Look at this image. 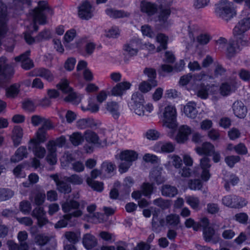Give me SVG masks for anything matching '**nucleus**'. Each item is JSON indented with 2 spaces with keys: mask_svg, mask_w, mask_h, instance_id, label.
<instances>
[{
  "mask_svg": "<svg viewBox=\"0 0 250 250\" xmlns=\"http://www.w3.org/2000/svg\"><path fill=\"white\" fill-rule=\"evenodd\" d=\"M80 195L78 192H73L69 195L66 201L62 204V209L64 212H69L72 209H76L71 213L65 214L64 218L59 221L55 225V228H61L66 227L67 222L70 221L72 217H78L82 215V211L79 209L81 206V208L84 207V201L78 202L77 200L79 199Z\"/></svg>",
  "mask_w": 250,
  "mask_h": 250,
  "instance_id": "f257e3e1",
  "label": "nucleus"
},
{
  "mask_svg": "<svg viewBox=\"0 0 250 250\" xmlns=\"http://www.w3.org/2000/svg\"><path fill=\"white\" fill-rule=\"evenodd\" d=\"M34 3L37 5L32 9V27L34 31H37L39 29L37 23L41 25L47 23L46 16L43 12L46 11L52 16L54 15V10L49 6L47 0H35Z\"/></svg>",
  "mask_w": 250,
  "mask_h": 250,
  "instance_id": "f03ea898",
  "label": "nucleus"
},
{
  "mask_svg": "<svg viewBox=\"0 0 250 250\" xmlns=\"http://www.w3.org/2000/svg\"><path fill=\"white\" fill-rule=\"evenodd\" d=\"M45 198L44 192H39L35 197V204L37 207L32 210V217H34L37 220V225L40 228H42L48 222V219L45 217V212L42 207Z\"/></svg>",
  "mask_w": 250,
  "mask_h": 250,
  "instance_id": "7ed1b4c3",
  "label": "nucleus"
},
{
  "mask_svg": "<svg viewBox=\"0 0 250 250\" xmlns=\"http://www.w3.org/2000/svg\"><path fill=\"white\" fill-rule=\"evenodd\" d=\"M215 11L218 17L227 21L236 14L233 3L227 0H221L216 4Z\"/></svg>",
  "mask_w": 250,
  "mask_h": 250,
  "instance_id": "20e7f679",
  "label": "nucleus"
},
{
  "mask_svg": "<svg viewBox=\"0 0 250 250\" xmlns=\"http://www.w3.org/2000/svg\"><path fill=\"white\" fill-rule=\"evenodd\" d=\"M120 160L123 161L119 166L120 173H123L127 171L132 162L138 158V154L133 150H126L121 152L119 155Z\"/></svg>",
  "mask_w": 250,
  "mask_h": 250,
  "instance_id": "39448f33",
  "label": "nucleus"
},
{
  "mask_svg": "<svg viewBox=\"0 0 250 250\" xmlns=\"http://www.w3.org/2000/svg\"><path fill=\"white\" fill-rule=\"evenodd\" d=\"M163 122L166 127L174 131L177 127L176 121V110L172 105H167L164 108L163 113Z\"/></svg>",
  "mask_w": 250,
  "mask_h": 250,
  "instance_id": "423d86ee",
  "label": "nucleus"
},
{
  "mask_svg": "<svg viewBox=\"0 0 250 250\" xmlns=\"http://www.w3.org/2000/svg\"><path fill=\"white\" fill-rule=\"evenodd\" d=\"M84 138L88 143L84 146V148L87 153H91L93 151L94 146L100 147L106 145V139H104L102 142L100 140L98 135L91 130H86L84 132Z\"/></svg>",
  "mask_w": 250,
  "mask_h": 250,
  "instance_id": "0eeeda50",
  "label": "nucleus"
},
{
  "mask_svg": "<svg viewBox=\"0 0 250 250\" xmlns=\"http://www.w3.org/2000/svg\"><path fill=\"white\" fill-rule=\"evenodd\" d=\"M57 87L61 90L63 93H68V95L64 98V101L70 102L74 104H78L81 102V98L77 96L73 89L69 86V82L67 80L62 79L57 84Z\"/></svg>",
  "mask_w": 250,
  "mask_h": 250,
  "instance_id": "6e6552de",
  "label": "nucleus"
},
{
  "mask_svg": "<svg viewBox=\"0 0 250 250\" xmlns=\"http://www.w3.org/2000/svg\"><path fill=\"white\" fill-rule=\"evenodd\" d=\"M6 61L5 57L0 58V85L8 80L14 72L12 67L5 64Z\"/></svg>",
  "mask_w": 250,
  "mask_h": 250,
  "instance_id": "1a4fd4ad",
  "label": "nucleus"
},
{
  "mask_svg": "<svg viewBox=\"0 0 250 250\" xmlns=\"http://www.w3.org/2000/svg\"><path fill=\"white\" fill-rule=\"evenodd\" d=\"M94 8L88 1H83L79 6L78 16L82 20H88L93 16Z\"/></svg>",
  "mask_w": 250,
  "mask_h": 250,
  "instance_id": "9d476101",
  "label": "nucleus"
},
{
  "mask_svg": "<svg viewBox=\"0 0 250 250\" xmlns=\"http://www.w3.org/2000/svg\"><path fill=\"white\" fill-rule=\"evenodd\" d=\"M40 145L36 144L32 145V151L36 156L35 158H32V167L35 168L40 167L41 163L39 159L43 158L46 153L45 148Z\"/></svg>",
  "mask_w": 250,
  "mask_h": 250,
  "instance_id": "9b49d317",
  "label": "nucleus"
},
{
  "mask_svg": "<svg viewBox=\"0 0 250 250\" xmlns=\"http://www.w3.org/2000/svg\"><path fill=\"white\" fill-rule=\"evenodd\" d=\"M226 42L227 40L226 39L221 38L217 41V44L226 45L227 56L228 58L230 59L233 57L238 52L239 46L238 43L235 41H229L228 44H226Z\"/></svg>",
  "mask_w": 250,
  "mask_h": 250,
  "instance_id": "f8f14e48",
  "label": "nucleus"
},
{
  "mask_svg": "<svg viewBox=\"0 0 250 250\" xmlns=\"http://www.w3.org/2000/svg\"><path fill=\"white\" fill-rule=\"evenodd\" d=\"M223 204L228 207L234 208H241L246 205L244 201L235 195H229L222 199Z\"/></svg>",
  "mask_w": 250,
  "mask_h": 250,
  "instance_id": "ddd939ff",
  "label": "nucleus"
},
{
  "mask_svg": "<svg viewBox=\"0 0 250 250\" xmlns=\"http://www.w3.org/2000/svg\"><path fill=\"white\" fill-rule=\"evenodd\" d=\"M142 47V43L139 39H133L124 46V50L130 56L137 55L138 50Z\"/></svg>",
  "mask_w": 250,
  "mask_h": 250,
  "instance_id": "4468645a",
  "label": "nucleus"
},
{
  "mask_svg": "<svg viewBox=\"0 0 250 250\" xmlns=\"http://www.w3.org/2000/svg\"><path fill=\"white\" fill-rule=\"evenodd\" d=\"M195 150L200 155L208 157L212 156V153L215 151V147L211 143L206 142L203 143L201 146L196 147Z\"/></svg>",
  "mask_w": 250,
  "mask_h": 250,
  "instance_id": "2eb2a0df",
  "label": "nucleus"
},
{
  "mask_svg": "<svg viewBox=\"0 0 250 250\" xmlns=\"http://www.w3.org/2000/svg\"><path fill=\"white\" fill-rule=\"evenodd\" d=\"M162 168L161 167H156L150 173L149 178L150 181L158 185L163 184L165 181V179L162 176Z\"/></svg>",
  "mask_w": 250,
  "mask_h": 250,
  "instance_id": "dca6fc26",
  "label": "nucleus"
},
{
  "mask_svg": "<svg viewBox=\"0 0 250 250\" xmlns=\"http://www.w3.org/2000/svg\"><path fill=\"white\" fill-rule=\"evenodd\" d=\"M141 11L148 16L156 13L158 10V5L150 2L142 1L141 5Z\"/></svg>",
  "mask_w": 250,
  "mask_h": 250,
  "instance_id": "f3484780",
  "label": "nucleus"
},
{
  "mask_svg": "<svg viewBox=\"0 0 250 250\" xmlns=\"http://www.w3.org/2000/svg\"><path fill=\"white\" fill-rule=\"evenodd\" d=\"M234 114L239 118H244L246 116L247 108L241 101L235 102L232 106Z\"/></svg>",
  "mask_w": 250,
  "mask_h": 250,
  "instance_id": "a211bd4d",
  "label": "nucleus"
},
{
  "mask_svg": "<svg viewBox=\"0 0 250 250\" xmlns=\"http://www.w3.org/2000/svg\"><path fill=\"white\" fill-rule=\"evenodd\" d=\"M191 133V128L187 125L181 126L176 136V140L178 143H183L188 139V136Z\"/></svg>",
  "mask_w": 250,
  "mask_h": 250,
  "instance_id": "6ab92c4d",
  "label": "nucleus"
},
{
  "mask_svg": "<svg viewBox=\"0 0 250 250\" xmlns=\"http://www.w3.org/2000/svg\"><path fill=\"white\" fill-rule=\"evenodd\" d=\"M215 234L214 229L211 227L203 228V236L204 240L207 242H212L216 244L220 240L219 237H213Z\"/></svg>",
  "mask_w": 250,
  "mask_h": 250,
  "instance_id": "aec40b11",
  "label": "nucleus"
},
{
  "mask_svg": "<svg viewBox=\"0 0 250 250\" xmlns=\"http://www.w3.org/2000/svg\"><path fill=\"white\" fill-rule=\"evenodd\" d=\"M30 51H27L24 53L15 58V61L21 62V67L24 69L28 70L31 67V60L30 59Z\"/></svg>",
  "mask_w": 250,
  "mask_h": 250,
  "instance_id": "412c9836",
  "label": "nucleus"
},
{
  "mask_svg": "<svg viewBox=\"0 0 250 250\" xmlns=\"http://www.w3.org/2000/svg\"><path fill=\"white\" fill-rule=\"evenodd\" d=\"M105 108L112 115L114 119L119 118L120 113L118 103L116 102H107L105 105Z\"/></svg>",
  "mask_w": 250,
  "mask_h": 250,
  "instance_id": "4be33fe9",
  "label": "nucleus"
},
{
  "mask_svg": "<svg viewBox=\"0 0 250 250\" xmlns=\"http://www.w3.org/2000/svg\"><path fill=\"white\" fill-rule=\"evenodd\" d=\"M171 11L168 8H161L158 16V21L162 27H166L167 25V19L170 15Z\"/></svg>",
  "mask_w": 250,
  "mask_h": 250,
  "instance_id": "5701e85b",
  "label": "nucleus"
},
{
  "mask_svg": "<svg viewBox=\"0 0 250 250\" xmlns=\"http://www.w3.org/2000/svg\"><path fill=\"white\" fill-rule=\"evenodd\" d=\"M130 86L131 84L127 82L118 83L112 88L111 93L114 96H121L123 94V92L129 89Z\"/></svg>",
  "mask_w": 250,
  "mask_h": 250,
  "instance_id": "b1692460",
  "label": "nucleus"
},
{
  "mask_svg": "<svg viewBox=\"0 0 250 250\" xmlns=\"http://www.w3.org/2000/svg\"><path fill=\"white\" fill-rule=\"evenodd\" d=\"M196 106V104L194 102H188L184 106V111L186 115L190 118L194 119L198 113Z\"/></svg>",
  "mask_w": 250,
  "mask_h": 250,
  "instance_id": "393cba45",
  "label": "nucleus"
},
{
  "mask_svg": "<svg viewBox=\"0 0 250 250\" xmlns=\"http://www.w3.org/2000/svg\"><path fill=\"white\" fill-rule=\"evenodd\" d=\"M47 132L46 130H42V128H39L35 134L34 138H32V145L33 144H41L44 143L47 140Z\"/></svg>",
  "mask_w": 250,
  "mask_h": 250,
  "instance_id": "a878e982",
  "label": "nucleus"
},
{
  "mask_svg": "<svg viewBox=\"0 0 250 250\" xmlns=\"http://www.w3.org/2000/svg\"><path fill=\"white\" fill-rule=\"evenodd\" d=\"M83 243L84 246L88 250L92 249L97 245V241L95 237L88 233L84 235Z\"/></svg>",
  "mask_w": 250,
  "mask_h": 250,
  "instance_id": "bb28decb",
  "label": "nucleus"
},
{
  "mask_svg": "<svg viewBox=\"0 0 250 250\" xmlns=\"http://www.w3.org/2000/svg\"><path fill=\"white\" fill-rule=\"evenodd\" d=\"M161 192L164 196L173 197L177 194L178 189L174 186L166 184L162 187Z\"/></svg>",
  "mask_w": 250,
  "mask_h": 250,
  "instance_id": "cd10ccee",
  "label": "nucleus"
},
{
  "mask_svg": "<svg viewBox=\"0 0 250 250\" xmlns=\"http://www.w3.org/2000/svg\"><path fill=\"white\" fill-rule=\"evenodd\" d=\"M27 152L26 147H20L16 151L15 154L11 158V161L13 163H17L24 158L27 157Z\"/></svg>",
  "mask_w": 250,
  "mask_h": 250,
  "instance_id": "c85d7f7f",
  "label": "nucleus"
},
{
  "mask_svg": "<svg viewBox=\"0 0 250 250\" xmlns=\"http://www.w3.org/2000/svg\"><path fill=\"white\" fill-rule=\"evenodd\" d=\"M134 184V181L131 177H127L124 179V182L121 187L120 192L123 195H128L130 191V188Z\"/></svg>",
  "mask_w": 250,
  "mask_h": 250,
  "instance_id": "c756f323",
  "label": "nucleus"
},
{
  "mask_svg": "<svg viewBox=\"0 0 250 250\" xmlns=\"http://www.w3.org/2000/svg\"><path fill=\"white\" fill-rule=\"evenodd\" d=\"M22 136V129L20 126H15L13 129L12 137V139L15 146H17L20 145L21 142Z\"/></svg>",
  "mask_w": 250,
  "mask_h": 250,
  "instance_id": "7c9ffc66",
  "label": "nucleus"
},
{
  "mask_svg": "<svg viewBox=\"0 0 250 250\" xmlns=\"http://www.w3.org/2000/svg\"><path fill=\"white\" fill-rule=\"evenodd\" d=\"M144 73L148 77V81L151 83L153 86H156L157 85V82L155 80L156 72L155 69L146 67L144 70Z\"/></svg>",
  "mask_w": 250,
  "mask_h": 250,
  "instance_id": "2f4dec72",
  "label": "nucleus"
},
{
  "mask_svg": "<svg viewBox=\"0 0 250 250\" xmlns=\"http://www.w3.org/2000/svg\"><path fill=\"white\" fill-rule=\"evenodd\" d=\"M28 235L26 231H20L18 234V239L20 242L21 250H28V246L25 241L27 239Z\"/></svg>",
  "mask_w": 250,
  "mask_h": 250,
  "instance_id": "473e14b6",
  "label": "nucleus"
},
{
  "mask_svg": "<svg viewBox=\"0 0 250 250\" xmlns=\"http://www.w3.org/2000/svg\"><path fill=\"white\" fill-rule=\"evenodd\" d=\"M156 188L154 186L153 183H144L142 185V191L143 194L148 198H150V195L153 192V190Z\"/></svg>",
  "mask_w": 250,
  "mask_h": 250,
  "instance_id": "72a5a7b5",
  "label": "nucleus"
},
{
  "mask_svg": "<svg viewBox=\"0 0 250 250\" xmlns=\"http://www.w3.org/2000/svg\"><path fill=\"white\" fill-rule=\"evenodd\" d=\"M105 13L107 15L113 18H121L128 16L126 13L123 10H117L112 8L107 9L105 10Z\"/></svg>",
  "mask_w": 250,
  "mask_h": 250,
  "instance_id": "f704fd0d",
  "label": "nucleus"
},
{
  "mask_svg": "<svg viewBox=\"0 0 250 250\" xmlns=\"http://www.w3.org/2000/svg\"><path fill=\"white\" fill-rule=\"evenodd\" d=\"M56 186L57 190L63 194L69 193L72 190L70 184L62 180Z\"/></svg>",
  "mask_w": 250,
  "mask_h": 250,
  "instance_id": "c9c22d12",
  "label": "nucleus"
},
{
  "mask_svg": "<svg viewBox=\"0 0 250 250\" xmlns=\"http://www.w3.org/2000/svg\"><path fill=\"white\" fill-rule=\"evenodd\" d=\"M71 143L75 146L81 144L84 141V135L79 132H74L69 137Z\"/></svg>",
  "mask_w": 250,
  "mask_h": 250,
  "instance_id": "e433bc0d",
  "label": "nucleus"
},
{
  "mask_svg": "<svg viewBox=\"0 0 250 250\" xmlns=\"http://www.w3.org/2000/svg\"><path fill=\"white\" fill-rule=\"evenodd\" d=\"M157 40L160 43V45L157 48V52L167 48V37L163 34H159L157 36Z\"/></svg>",
  "mask_w": 250,
  "mask_h": 250,
  "instance_id": "4c0bfd02",
  "label": "nucleus"
},
{
  "mask_svg": "<svg viewBox=\"0 0 250 250\" xmlns=\"http://www.w3.org/2000/svg\"><path fill=\"white\" fill-rule=\"evenodd\" d=\"M25 165H19L13 170L15 177L17 178H23L26 176L25 170L28 169Z\"/></svg>",
  "mask_w": 250,
  "mask_h": 250,
  "instance_id": "58836bf2",
  "label": "nucleus"
},
{
  "mask_svg": "<svg viewBox=\"0 0 250 250\" xmlns=\"http://www.w3.org/2000/svg\"><path fill=\"white\" fill-rule=\"evenodd\" d=\"M128 106L131 110L139 116L144 115L145 106L144 104H130L128 103Z\"/></svg>",
  "mask_w": 250,
  "mask_h": 250,
  "instance_id": "ea45409f",
  "label": "nucleus"
},
{
  "mask_svg": "<svg viewBox=\"0 0 250 250\" xmlns=\"http://www.w3.org/2000/svg\"><path fill=\"white\" fill-rule=\"evenodd\" d=\"M51 38V33L49 30H44L40 32L36 37H32V43L36 42H40L42 40H47Z\"/></svg>",
  "mask_w": 250,
  "mask_h": 250,
  "instance_id": "a19ab883",
  "label": "nucleus"
},
{
  "mask_svg": "<svg viewBox=\"0 0 250 250\" xmlns=\"http://www.w3.org/2000/svg\"><path fill=\"white\" fill-rule=\"evenodd\" d=\"M35 242L40 246L46 245L50 240V238L45 234H39L35 237Z\"/></svg>",
  "mask_w": 250,
  "mask_h": 250,
  "instance_id": "79ce46f5",
  "label": "nucleus"
},
{
  "mask_svg": "<svg viewBox=\"0 0 250 250\" xmlns=\"http://www.w3.org/2000/svg\"><path fill=\"white\" fill-rule=\"evenodd\" d=\"M187 203L194 209H199L200 200L198 197L189 196L186 198Z\"/></svg>",
  "mask_w": 250,
  "mask_h": 250,
  "instance_id": "37998d69",
  "label": "nucleus"
},
{
  "mask_svg": "<svg viewBox=\"0 0 250 250\" xmlns=\"http://www.w3.org/2000/svg\"><path fill=\"white\" fill-rule=\"evenodd\" d=\"M87 184L94 190L102 191L103 190V183L101 182L93 181V179L89 177L86 179Z\"/></svg>",
  "mask_w": 250,
  "mask_h": 250,
  "instance_id": "c03bdc74",
  "label": "nucleus"
},
{
  "mask_svg": "<svg viewBox=\"0 0 250 250\" xmlns=\"http://www.w3.org/2000/svg\"><path fill=\"white\" fill-rule=\"evenodd\" d=\"M116 168V165L111 162H104L101 165V170L102 173H110Z\"/></svg>",
  "mask_w": 250,
  "mask_h": 250,
  "instance_id": "a18cd8bd",
  "label": "nucleus"
},
{
  "mask_svg": "<svg viewBox=\"0 0 250 250\" xmlns=\"http://www.w3.org/2000/svg\"><path fill=\"white\" fill-rule=\"evenodd\" d=\"M20 85L18 84H14L11 85L6 90V95L8 97L14 98L19 92Z\"/></svg>",
  "mask_w": 250,
  "mask_h": 250,
  "instance_id": "49530a36",
  "label": "nucleus"
},
{
  "mask_svg": "<svg viewBox=\"0 0 250 250\" xmlns=\"http://www.w3.org/2000/svg\"><path fill=\"white\" fill-rule=\"evenodd\" d=\"M144 102L145 100L143 94L140 91H137L132 95L131 101L129 103L137 104H144Z\"/></svg>",
  "mask_w": 250,
  "mask_h": 250,
  "instance_id": "de8ad7c7",
  "label": "nucleus"
},
{
  "mask_svg": "<svg viewBox=\"0 0 250 250\" xmlns=\"http://www.w3.org/2000/svg\"><path fill=\"white\" fill-rule=\"evenodd\" d=\"M188 186L192 190H199L203 186V183L200 179H191L188 181Z\"/></svg>",
  "mask_w": 250,
  "mask_h": 250,
  "instance_id": "09e8293b",
  "label": "nucleus"
},
{
  "mask_svg": "<svg viewBox=\"0 0 250 250\" xmlns=\"http://www.w3.org/2000/svg\"><path fill=\"white\" fill-rule=\"evenodd\" d=\"M14 195V192L10 189H0V202L7 200Z\"/></svg>",
  "mask_w": 250,
  "mask_h": 250,
  "instance_id": "8fccbe9b",
  "label": "nucleus"
},
{
  "mask_svg": "<svg viewBox=\"0 0 250 250\" xmlns=\"http://www.w3.org/2000/svg\"><path fill=\"white\" fill-rule=\"evenodd\" d=\"M65 237L72 244H75L79 241V235L74 232H66L65 233Z\"/></svg>",
  "mask_w": 250,
  "mask_h": 250,
  "instance_id": "3c124183",
  "label": "nucleus"
},
{
  "mask_svg": "<svg viewBox=\"0 0 250 250\" xmlns=\"http://www.w3.org/2000/svg\"><path fill=\"white\" fill-rule=\"evenodd\" d=\"M19 208L21 211L26 214L29 213L31 209V204L27 201H23L20 203Z\"/></svg>",
  "mask_w": 250,
  "mask_h": 250,
  "instance_id": "603ef678",
  "label": "nucleus"
},
{
  "mask_svg": "<svg viewBox=\"0 0 250 250\" xmlns=\"http://www.w3.org/2000/svg\"><path fill=\"white\" fill-rule=\"evenodd\" d=\"M66 181L74 185H80L82 184L83 178L77 174H73L66 177Z\"/></svg>",
  "mask_w": 250,
  "mask_h": 250,
  "instance_id": "864d4df0",
  "label": "nucleus"
},
{
  "mask_svg": "<svg viewBox=\"0 0 250 250\" xmlns=\"http://www.w3.org/2000/svg\"><path fill=\"white\" fill-rule=\"evenodd\" d=\"M154 204L160 207L163 209L168 208L169 207V202L162 198H159L154 200Z\"/></svg>",
  "mask_w": 250,
  "mask_h": 250,
  "instance_id": "5fc2aeb1",
  "label": "nucleus"
},
{
  "mask_svg": "<svg viewBox=\"0 0 250 250\" xmlns=\"http://www.w3.org/2000/svg\"><path fill=\"white\" fill-rule=\"evenodd\" d=\"M226 163L230 167H233L234 164L240 161L238 156H229L225 158Z\"/></svg>",
  "mask_w": 250,
  "mask_h": 250,
  "instance_id": "6e6d98bb",
  "label": "nucleus"
},
{
  "mask_svg": "<svg viewBox=\"0 0 250 250\" xmlns=\"http://www.w3.org/2000/svg\"><path fill=\"white\" fill-rule=\"evenodd\" d=\"M210 159L207 156H204L200 160L201 169H210L211 167Z\"/></svg>",
  "mask_w": 250,
  "mask_h": 250,
  "instance_id": "4d7b16f0",
  "label": "nucleus"
},
{
  "mask_svg": "<svg viewBox=\"0 0 250 250\" xmlns=\"http://www.w3.org/2000/svg\"><path fill=\"white\" fill-rule=\"evenodd\" d=\"M210 40V37L207 34H201L197 37V41L202 45L207 44Z\"/></svg>",
  "mask_w": 250,
  "mask_h": 250,
  "instance_id": "13d9d810",
  "label": "nucleus"
},
{
  "mask_svg": "<svg viewBox=\"0 0 250 250\" xmlns=\"http://www.w3.org/2000/svg\"><path fill=\"white\" fill-rule=\"evenodd\" d=\"M31 185V173L28 175V180L26 182H23L20 185L21 192L22 194H24L25 191L30 190V186Z\"/></svg>",
  "mask_w": 250,
  "mask_h": 250,
  "instance_id": "bf43d9fd",
  "label": "nucleus"
},
{
  "mask_svg": "<svg viewBox=\"0 0 250 250\" xmlns=\"http://www.w3.org/2000/svg\"><path fill=\"white\" fill-rule=\"evenodd\" d=\"M166 221L170 225L177 226L179 223V217L178 215L171 214L167 217Z\"/></svg>",
  "mask_w": 250,
  "mask_h": 250,
  "instance_id": "052dcab7",
  "label": "nucleus"
},
{
  "mask_svg": "<svg viewBox=\"0 0 250 250\" xmlns=\"http://www.w3.org/2000/svg\"><path fill=\"white\" fill-rule=\"evenodd\" d=\"M76 62V59L74 58L67 59L64 63L65 69L68 71H72L74 68Z\"/></svg>",
  "mask_w": 250,
  "mask_h": 250,
  "instance_id": "680f3d73",
  "label": "nucleus"
},
{
  "mask_svg": "<svg viewBox=\"0 0 250 250\" xmlns=\"http://www.w3.org/2000/svg\"><path fill=\"white\" fill-rule=\"evenodd\" d=\"M152 87L153 86L151 85V83H150L149 81H144L140 84L139 89L141 93H146L149 91Z\"/></svg>",
  "mask_w": 250,
  "mask_h": 250,
  "instance_id": "e2e57ef3",
  "label": "nucleus"
},
{
  "mask_svg": "<svg viewBox=\"0 0 250 250\" xmlns=\"http://www.w3.org/2000/svg\"><path fill=\"white\" fill-rule=\"evenodd\" d=\"M92 121L90 119H83L77 122V126L81 128H85L91 126V122Z\"/></svg>",
  "mask_w": 250,
  "mask_h": 250,
  "instance_id": "0e129e2a",
  "label": "nucleus"
},
{
  "mask_svg": "<svg viewBox=\"0 0 250 250\" xmlns=\"http://www.w3.org/2000/svg\"><path fill=\"white\" fill-rule=\"evenodd\" d=\"M146 137L149 140H156L159 137L160 133L153 129L148 130L145 134Z\"/></svg>",
  "mask_w": 250,
  "mask_h": 250,
  "instance_id": "69168bd1",
  "label": "nucleus"
},
{
  "mask_svg": "<svg viewBox=\"0 0 250 250\" xmlns=\"http://www.w3.org/2000/svg\"><path fill=\"white\" fill-rule=\"evenodd\" d=\"M41 77L44 78L47 81L51 82L53 81L54 77L51 72L46 68H43Z\"/></svg>",
  "mask_w": 250,
  "mask_h": 250,
  "instance_id": "338daca9",
  "label": "nucleus"
},
{
  "mask_svg": "<svg viewBox=\"0 0 250 250\" xmlns=\"http://www.w3.org/2000/svg\"><path fill=\"white\" fill-rule=\"evenodd\" d=\"M143 159L146 162H150L152 164L158 163L159 161V159L156 156L149 153L146 154Z\"/></svg>",
  "mask_w": 250,
  "mask_h": 250,
  "instance_id": "774afa93",
  "label": "nucleus"
}]
</instances>
